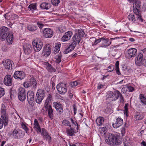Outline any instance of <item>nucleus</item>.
Segmentation results:
<instances>
[{
	"instance_id": "55",
	"label": "nucleus",
	"mask_w": 146,
	"mask_h": 146,
	"mask_svg": "<svg viewBox=\"0 0 146 146\" xmlns=\"http://www.w3.org/2000/svg\"><path fill=\"white\" fill-rule=\"evenodd\" d=\"M62 123L64 124V125H66L69 126L70 127H71V125H70V122L67 120H64L63 121Z\"/></svg>"
},
{
	"instance_id": "19",
	"label": "nucleus",
	"mask_w": 146,
	"mask_h": 146,
	"mask_svg": "<svg viewBox=\"0 0 146 146\" xmlns=\"http://www.w3.org/2000/svg\"><path fill=\"white\" fill-rule=\"evenodd\" d=\"M72 35V33L71 31H68L66 32L61 38L62 41L64 42L68 41Z\"/></svg>"
},
{
	"instance_id": "43",
	"label": "nucleus",
	"mask_w": 146,
	"mask_h": 146,
	"mask_svg": "<svg viewBox=\"0 0 146 146\" xmlns=\"http://www.w3.org/2000/svg\"><path fill=\"white\" fill-rule=\"evenodd\" d=\"M36 24L40 29H42L44 26V24L42 21H37Z\"/></svg>"
},
{
	"instance_id": "51",
	"label": "nucleus",
	"mask_w": 146,
	"mask_h": 146,
	"mask_svg": "<svg viewBox=\"0 0 146 146\" xmlns=\"http://www.w3.org/2000/svg\"><path fill=\"white\" fill-rule=\"evenodd\" d=\"M78 84V83L76 81H74L73 82H71L70 83V85L72 87H75L77 86Z\"/></svg>"
},
{
	"instance_id": "53",
	"label": "nucleus",
	"mask_w": 146,
	"mask_h": 146,
	"mask_svg": "<svg viewBox=\"0 0 146 146\" xmlns=\"http://www.w3.org/2000/svg\"><path fill=\"white\" fill-rule=\"evenodd\" d=\"M114 66H110L108 67L107 70H108V71L109 72H111L113 71L114 70Z\"/></svg>"
},
{
	"instance_id": "3",
	"label": "nucleus",
	"mask_w": 146,
	"mask_h": 146,
	"mask_svg": "<svg viewBox=\"0 0 146 146\" xmlns=\"http://www.w3.org/2000/svg\"><path fill=\"white\" fill-rule=\"evenodd\" d=\"M85 33L82 30H78V33L75 34L73 36L72 42V44L75 46L77 43L79 44L81 39V37L84 36Z\"/></svg>"
},
{
	"instance_id": "56",
	"label": "nucleus",
	"mask_w": 146,
	"mask_h": 146,
	"mask_svg": "<svg viewBox=\"0 0 146 146\" xmlns=\"http://www.w3.org/2000/svg\"><path fill=\"white\" fill-rule=\"evenodd\" d=\"M55 79V78L54 77H52L51 78V84H52V88H53V87L55 86V83L54 82Z\"/></svg>"
},
{
	"instance_id": "23",
	"label": "nucleus",
	"mask_w": 146,
	"mask_h": 146,
	"mask_svg": "<svg viewBox=\"0 0 146 146\" xmlns=\"http://www.w3.org/2000/svg\"><path fill=\"white\" fill-rule=\"evenodd\" d=\"M45 110L46 111L48 112V117L51 119H53V110L52 106L47 107L46 108H43L42 110Z\"/></svg>"
},
{
	"instance_id": "58",
	"label": "nucleus",
	"mask_w": 146,
	"mask_h": 146,
	"mask_svg": "<svg viewBox=\"0 0 146 146\" xmlns=\"http://www.w3.org/2000/svg\"><path fill=\"white\" fill-rule=\"evenodd\" d=\"M127 89L129 92H132L134 90V88L131 86H128Z\"/></svg>"
},
{
	"instance_id": "64",
	"label": "nucleus",
	"mask_w": 146,
	"mask_h": 146,
	"mask_svg": "<svg viewBox=\"0 0 146 146\" xmlns=\"http://www.w3.org/2000/svg\"><path fill=\"white\" fill-rule=\"evenodd\" d=\"M129 41L131 42H133L135 41V40L133 38H129Z\"/></svg>"
},
{
	"instance_id": "36",
	"label": "nucleus",
	"mask_w": 146,
	"mask_h": 146,
	"mask_svg": "<svg viewBox=\"0 0 146 146\" xmlns=\"http://www.w3.org/2000/svg\"><path fill=\"white\" fill-rule=\"evenodd\" d=\"M75 46L73 45L72 44L70 45L64 51V54H67L71 51L74 50Z\"/></svg>"
},
{
	"instance_id": "13",
	"label": "nucleus",
	"mask_w": 146,
	"mask_h": 146,
	"mask_svg": "<svg viewBox=\"0 0 146 146\" xmlns=\"http://www.w3.org/2000/svg\"><path fill=\"white\" fill-rule=\"evenodd\" d=\"M120 95V92L118 90L115 91L113 92L110 91L108 92L107 96L108 98H112V100L115 101L118 98Z\"/></svg>"
},
{
	"instance_id": "62",
	"label": "nucleus",
	"mask_w": 146,
	"mask_h": 146,
	"mask_svg": "<svg viewBox=\"0 0 146 146\" xmlns=\"http://www.w3.org/2000/svg\"><path fill=\"white\" fill-rule=\"evenodd\" d=\"M119 61H117L116 62L115 64L116 68H119Z\"/></svg>"
},
{
	"instance_id": "35",
	"label": "nucleus",
	"mask_w": 146,
	"mask_h": 146,
	"mask_svg": "<svg viewBox=\"0 0 146 146\" xmlns=\"http://www.w3.org/2000/svg\"><path fill=\"white\" fill-rule=\"evenodd\" d=\"M104 121V118L101 117H99L96 120V123L99 126H100L103 124Z\"/></svg>"
},
{
	"instance_id": "22",
	"label": "nucleus",
	"mask_w": 146,
	"mask_h": 146,
	"mask_svg": "<svg viewBox=\"0 0 146 146\" xmlns=\"http://www.w3.org/2000/svg\"><path fill=\"white\" fill-rule=\"evenodd\" d=\"M123 123V119L121 117H118L116 119L115 123L112 124V125L114 128H117L120 126Z\"/></svg>"
},
{
	"instance_id": "30",
	"label": "nucleus",
	"mask_w": 146,
	"mask_h": 146,
	"mask_svg": "<svg viewBox=\"0 0 146 146\" xmlns=\"http://www.w3.org/2000/svg\"><path fill=\"white\" fill-rule=\"evenodd\" d=\"M124 146H131V141L129 138L126 137L123 139Z\"/></svg>"
},
{
	"instance_id": "40",
	"label": "nucleus",
	"mask_w": 146,
	"mask_h": 146,
	"mask_svg": "<svg viewBox=\"0 0 146 146\" xmlns=\"http://www.w3.org/2000/svg\"><path fill=\"white\" fill-rule=\"evenodd\" d=\"M28 29L30 31H36L37 29L36 26L34 25H29L27 26Z\"/></svg>"
},
{
	"instance_id": "45",
	"label": "nucleus",
	"mask_w": 146,
	"mask_h": 146,
	"mask_svg": "<svg viewBox=\"0 0 146 146\" xmlns=\"http://www.w3.org/2000/svg\"><path fill=\"white\" fill-rule=\"evenodd\" d=\"M51 2L52 4L55 6H58L60 3L59 0H51Z\"/></svg>"
},
{
	"instance_id": "18",
	"label": "nucleus",
	"mask_w": 146,
	"mask_h": 146,
	"mask_svg": "<svg viewBox=\"0 0 146 146\" xmlns=\"http://www.w3.org/2000/svg\"><path fill=\"white\" fill-rule=\"evenodd\" d=\"M53 106L56 109L57 112L59 114H62L64 111L62 106L60 104L56 102H54L53 103Z\"/></svg>"
},
{
	"instance_id": "39",
	"label": "nucleus",
	"mask_w": 146,
	"mask_h": 146,
	"mask_svg": "<svg viewBox=\"0 0 146 146\" xmlns=\"http://www.w3.org/2000/svg\"><path fill=\"white\" fill-rule=\"evenodd\" d=\"M60 46L61 44L59 43H58L56 45L54 48V54H56L58 52L60 49Z\"/></svg>"
},
{
	"instance_id": "21",
	"label": "nucleus",
	"mask_w": 146,
	"mask_h": 146,
	"mask_svg": "<svg viewBox=\"0 0 146 146\" xmlns=\"http://www.w3.org/2000/svg\"><path fill=\"white\" fill-rule=\"evenodd\" d=\"M102 44L101 47H107L110 45L111 43V42L110 39L102 37L101 38Z\"/></svg>"
},
{
	"instance_id": "41",
	"label": "nucleus",
	"mask_w": 146,
	"mask_h": 146,
	"mask_svg": "<svg viewBox=\"0 0 146 146\" xmlns=\"http://www.w3.org/2000/svg\"><path fill=\"white\" fill-rule=\"evenodd\" d=\"M62 57V55L60 54H59L58 55L56 56V57L55 59H56L55 62L56 63H59L61 61V58Z\"/></svg>"
},
{
	"instance_id": "42",
	"label": "nucleus",
	"mask_w": 146,
	"mask_h": 146,
	"mask_svg": "<svg viewBox=\"0 0 146 146\" xmlns=\"http://www.w3.org/2000/svg\"><path fill=\"white\" fill-rule=\"evenodd\" d=\"M127 17L129 21H135L136 20L134 15L132 14L129 15Z\"/></svg>"
},
{
	"instance_id": "57",
	"label": "nucleus",
	"mask_w": 146,
	"mask_h": 146,
	"mask_svg": "<svg viewBox=\"0 0 146 146\" xmlns=\"http://www.w3.org/2000/svg\"><path fill=\"white\" fill-rule=\"evenodd\" d=\"M73 110L74 112V114L75 115L76 113V111L77 110L76 106L75 104H74L73 105Z\"/></svg>"
},
{
	"instance_id": "28",
	"label": "nucleus",
	"mask_w": 146,
	"mask_h": 146,
	"mask_svg": "<svg viewBox=\"0 0 146 146\" xmlns=\"http://www.w3.org/2000/svg\"><path fill=\"white\" fill-rule=\"evenodd\" d=\"M43 51L45 54V55H46L47 56H48L51 52V48H50L49 45H46L44 47Z\"/></svg>"
},
{
	"instance_id": "9",
	"label": "nucleus",
	"mask_w": 146,
	"mask_h": 146,
	"mask_svg": "<svg viewBox=\"0 0 146 146\" xmlns=\"http://www.w3.org/2000/svg\"><path fill=\"white\" fill-rule=\"evenodd\" d=\"M56 88L58 92L60 94H64L67 92L66 84L64 83H59L57 85Z\"/></svg>"
},
{
	"instance_id": "7",
	"label": "nucleus",
	"mask_w": 146,
	"mask_h": 146,
	"mask_svg": "<svg viewBox=\"0 0 146 146\" xmlns=\"http://www.w3.org/2000/svg\"><path fill=\"white\" fill-rule=\"evenodd\" d=\"M23 85L25 88H27L32 86V87L35 88L37 87V84L35 78L32 77L30 78L29 81L25 82Z\"/></svg>"
},
{
	"instance_id": "29",
	"label": "nucleus",
	"mask_w": 146,
	"mask_h": 146,
	"mask_svg": "<svg viewBox=\"0 0 146 146\" xmlns=\"http://www.w3.org/2000/svg\"><path fill=\"white\" fill-rule=\"evenodd\" d=\"M90 40L92 42V46H94L100 42L101 41V38L99 39H96L95 37H92L90 38Z\"/></svg>"
},
{
	"instance_id": "25",
	"label": "nucleus",
	"mask_w": 146,
	"mask_h": 146,
	"mask_svg": "<svg viewBox=\"0 0 146 146\" xmlns=\"http://www.w3.org/2000/svg\"><path fill=\"white\" fill-rule=\"evenodd\" d=\"M52 100V95L51 94H49L48 97L46 99L44 105V106L43 108H46L48 107L51 106L50 104V102Z\"/></svg>"
},
{
	"instance_id": "49",
	"label": "nucleus",
	"mask_w": 146,
	"mask_h": 146,
	"mask_svg": "<svg viewBox=\"0 0 146 146\" xmlns=\"http://www.w3.org/2000/svg\"><path fill=\"white\" fill-rule=\"evenodd\" d=\"M21 126L22 128L24 129L26 131V133H27V132L29 130L28 129L26 125L23 123H22L21 124Z\"/></svg>"
},
{
	"instance_id": "15",
	"label": "nucleus",
	"mask_w": 146,
	"mask_h": 146,
	"mask_svg": "<svg viewBox=\"0 0 146 146\" xmlns=\"http://www.w3.org/2000/svg\"><path fill=\"white\" fill-rule=\"evenodd\" d=\"M143 55L142 53H139L138 54L137 57L135 59V64L137 66L143 65L144 60L143 58Z\"/></svg>"
},
{
	"instance_id": "8",
	"label": "nucleus",
	"mask_w": 146,
	"mask_h": 146,
	"mask_svg": "<svg viewBox=\"0 0 146 146\" xmlns=\"http://www.w3.org/2000/svg\"><path fill=\"white\" fill-rule=\"evenodd\" d=\"M44 97V91L42 90H38L36 94V102L40 104Z\"/></svg>"
},
{
	"instance_id": "1",
	"label": "nucleus",
	"mask_w": 146,
	"mask_h": 146,
	"mask_svg": "<svg viewBox=\"0 0 146 146\" xmlns=\"http://www.w3.org/2000/svg\"><path fill=\"white\" fill-rule=\"evenodd\" d=\"M6 109L5 105L3 104L2 105L1 109V117L0 118V129L4 126L7 125L8 121V115L6 113Z\"/></svg>"
},
{
	"instance_id": "4",
	"label": "nucleus",
	"mask_w": 146,
	"mask_h": 146,
	"mask_svg": "<svg viewBox=\"0 0 146 146\" xmlns=\"http://www.w3.org/2000/svg\"><path fill=\"white\" fill-rule=\"evenodd\" d=\"M133 11L134 13L137 16V18L141 20V3L139 1H136L133 4Z\"/></svg>"
},
{
	"instance_id": "46",
	"label": "nucleus",
	"mask_w": 146,
	"mask_h": 146,
	"mask_svg": "<svg viewBox=\"0 0 146 146\" xmlns=\"http://www.w3.org/2000/svg\"><path fill=\"white\" fill-rule=\"evenodd\" d=\"M28 8L31 10H35L36 9V5L35 4H31L29 5Z\"/></svg>"
},
{
	"instance_id": "61",
	"label": "nucleus",
	"mask_w": 146,
	"mask_h": 146,
	"mask_svg": "<svg viewBox=\"0 0 146 146\" xmlns=\"http://www.w3.org/2000/svg\"><path fill=\"white\" fill-rule=\"evenodd\" d=\"M103 86L102 85L100 84H98L97 88L98 89H100L103 88Z\"/></svg>"
},
{
	"instance_id": "38",
	"label": "nucleus",
	"mask_w": 146,
	"mask_h": 146,
	"mask_svg": "<svg viewBox=\"0 0 146 146\" xmlns=\"http://www.w3.org/2000/svg\"><path fill=\"white\" fill-rule=\"evenodd\" d=\"M139 99L143 105H146V98L142 94L140 95Z\"/></svg>"
},
{
	"instance_id": "37",
	"label": "nucleus",
	"mask_w": 146,
	"mask_h": 146,
	"mask_svg": "<svg viewBox=\"0 0 146 146\" xmlns=\"http://www.w3.org/2000/svg\"><path fill=\"white\" fill-rule=\"evenodd\" d=\"M34 127L39 132H41V130L40 125L36 119H35L34 120Z\"/></svg>"
},
{
	"instance_id": "59",
	"label": "nucleus",
	"mask_w": 146,
	"mask_h": 146,
	"mask_svg": "<svg viewBox=\"0 0 146 146\" xmlns=\"http://www.w3.org/2000/svg\"><path fill=\"white\" fill-rule=\"evenodd\" d=\"M119 97H120L121 102H123L124 101V99L120 92V95L119 96Z\"/></svg>"
},
{
	"instance_id": "6",
	"label": "nucleus",
	"mask_w": 146,
	"mask_h": 146,
	"mask_svg": "<svg viewBox=\"0 0 146 146\" xmlns=\"http://www.w3.org/2000/svg\"><path fill=\"white\" fill-rule=\"evenodd\" d=\"M9 32V30L8 28L5 27H1L0 30V37L1 39L2 40H4L7 35L10 34Z\"/></svg>"
},
{
	"instance_id": "52",
	"label": "nucleus",
	"mask_w": 146,
	"mask_h": 146,
	"mask_svg": "<svg viewBox=\"0 0 146 146\" xmlns=\"http://www.w3.org/2000/svg\"><path fill=\"white\" fill-rule=\"evenodd\" d=\"M48 132L44 128H42V129L41 135L43 136L47 134Z\"/></svg>"
},
{
	"instance_id": "14",
	"label": "nucleus",
	"mask_w": 146,
	"mask_h": 146,
	"mask_svg": "<svg viewBox=\"0 0 146 146\" xmlns=\"http://www.w3.org/2000/svg\"><path fill=\"white\" fill-rule=\"evenodd\" d=\"M25 76V74L23 71H17L15 72L13 77L18 80H22L24 78Z\"/></svg>"
},
{
	"instance_id": "27",
	"label": "nucleus",
	"mask_w": 146,
	"mask_h": 146,
	"mask_svg": "<svg viewBox=\"0 0 146 146\" xmlns=\"http://www.w3.org/2000/svg\"><path fill=\"white\" fill-rule=\"evenodd\" d=\"M32 47L31 45L29 44H25L24 46V50L26 54H29L31 52Z\"/></svg>"
},
{
	"instance_id": "54",
	"label": "nucleus",
	"mask_w": 146,
	"mask_h": 146,
	"mask_svg": "<svg viewBox=\"0 0 146 146\" xmlns=\"http://www.w3.org/2000/svg\"><path fill=\"white\" fill-rule=\"evenodd\" d=\"M44 138L46 139V140H50L51 139V137L49 135L48 133L46 134L43 136Z\"/></svg>"
},
{
	"instance_id": "33",
	"label": "nucleus",
	"mask_w": 146,
	"mask_h": 146,
	"mask_svg": "<svg viewBox=\"0 0 146 146\" xmlns=\"http://www.w3.org/2000/svg\"><path fill=\"white\" fill-rule=\"evenodd\" d=\"M40 7L42 9L48 10L50 7V5L47 3H43L40 5Z\"/></svg>"
},
{
	"instance_id": "24",
	"label": "nucleus",
	"mask_w": 146,
	"mask_h": 146,
	"mask_svg": "<svg viewBox=\"0 0 146 146\" xmlns=\"http://www.w3.org/2000/svg\"><path fill=\"white\" fill-rule=\"evenodd\" d=\"M27 99L29 103L30 104L34 100V94L33 92L29 91L27 93Z\"/></svg>"
},
{
	"instance_id": "32",
	"label": "nucleus",
	"mask_w": 146,
	"mask_h": 146,
	"mask_svg": "<svg viewBox=\"0 0 146 146\" xmlns=\"http://www.w3.org/2000/svg\"><path fill=\"white\" fill-rule=\"evenodd\" d=\"M122 38L121 37H116L114 38H111L110 39V40L114 43L120 42L122 40Z\"/></svg>"
},
{
	"instance_id": "2",
	"label": "nucleus",
	"mask_w": 146,
	"mask_h": 146,
	"mask_svg": "<svg viewBox=\"0 0 146 146\" xmlns=\"http://www.w3.org/2000/svg\"><path fill=\"white\" fill-rule=\"evenodd\" d=\"M118 136L116 135L110 134L108 138L105 140L106 143L111 145H120L121 141L118 139Z\"/></svg>"
},
{
	"instance_id": "63",
	"label": "nucleus",
	"mask_w": 146,
	"mask_h": 146,
	"mask_svg": "<svg viewBox=\"0 0 146 146\" xmlns=\"http://www.w3.org/2000/svg\"><path fill=\"white\" fill-rule=\"evenodd\" d=\"M141 144L143 146H146V143L144 141H143L141 143Z\"/></svg>"
},
{
	"instance_id": "50",
	"label": "nucleus",
	"mask_w": 146,
	"mask_h": 146,
	"mask_svg": "<svg viewBox=\"0 0 146 146\" xmlns=\"http://www.w3.org/2000/svg\"><path fill=\"white\" fill-rule=\"evenodd\" d=\"M143 118V116L141 115L139 113L136 115V118L137 120H139L142 119Z\"/></svg>"
},
{
	"instance_id": "60",
	"label": "nucleus",
	"mask_w": 146,
	"mask_h": 146,
	"mask_svg": "<svg viewBox=\"0 0 146 146\" xmlns=\"http://www.w3.org/2000/svg\"><path fill=\"white\" fill-rule=\"evenodd\" d=\"M115 70L116 71V73H117V74H118L119 75L121 74V73L119 71V68H115Z\"/></svg>"
},
{
	"instance_id": "48",
	"label": "nucleus",
	"mask_w": 146,
	"mask_h": 146,
	"mask_svg": "<svg viewBox=\"0 0 146 146\" xmlns=\"http://www.w3.org/2000/svg\"><path fill=\"white\" fill-rule=\"evenodd\" d=\"M5 94V91L3 88L0 87V98L2 97Z\"/></svg>"
},
{
	"instance_id": "20",
	"label": "nucleus",
	"mask_w": 146,
	"mask_h": 146,
	"mask_svg": "<svg viewBox=\"0 0 146 146\" xmlns=\"http://www.w3.org/2000/svg\"><path fill=\"white\" fill-rule=\"evenodd\" d=\"M4 83L7 86H10L12 84V78L10 75H7L5 76L4 80Z\"/></svg>"
},
{
	"instance_id": "16",
	"label": "nucleus",
	"mask_w": 146,
	"mask_h": 146,
	"mask_svg": "<svg viewBox=\"0 0 146 146\" xmlns=\"http://www.w3.org/2000/svg\"><path fill=\"white\" fill-rule=\"evenodd\" d=\"M43 35L46 38H50L53 35V31L49 28H45L43 30Z\"/></svg>"
},
{
	"instance_id": "17",
	"label": "nucleus",
	"mask_w": 146,
	"mask_h": 146,
	"mask_svg": "<svg viewBox=\"0 0 146 146\" xmlns=\"http://www.w3.org/2000/svg\"><path fill=\"white\" fill-rule=\"evenodd\" d=\"M12 63L13 61L9 59H5L3 61V64L4 67L8 70L12 69Z\"/></svg>"
},
{
	"instance_id": "44",
	"label": "nucleus",
	"mask_w": 146,
	"mask_h": 146,
	"mask_svg": "<svg viewBox=\"0 0 146 146\" xmlns=\"http://www.w3.org/2000/svg\"><path fill=\"white\" fill-rule=\"evenodd\" d=\"M129 104L127 103L125 104V106L124 107V113L127 116L128 115V107L129 106Z\"/></svg>"
},
{
	"instance_id": "31",
	"label": "nucleus",
	"mask_w": 146,
	"mask_h": 146,
	"mask_svg": "<svg viewBox=\"0 0 146 146\" xmlns=\"http://www.w3.org/2000/svg\"><path fill=\"white\" fill-rule=\"evenodd\" d=\"M6 40L8 44H11L13 42V36L12 33L9 34L8 36L6 37Z\"/></svg>"
},
{
	"instance_id": "11",
	"label": "nucleus",
	"mask_w": 146,
	"mask_h": 146,
	"mask_svg": "<svg viewBox=\"0 0 146 146\" xmlns=\"http://www.w3.org/2000/svg\"><path fill=\"white\" fill-rule=\"evenodd\" d=\"M137 50L135 48H131L128 49L126 54V57L128 58H131L135 57L137 54Z\"/></svg>"
},
{
	"instance_id": "5",
	"label": "nucleus",
	"mask_w": 146,
	"mask_h": 146,
	"mask_svg": "<svg viewBox=\"0 0 146 146\" xmlns=\"http://www.w3.org/2000/svg\"><path fill=\"white\" fill-rule=\"evenodd\" d=\"M34 49L35 51L38 52L42 48V42L39 39H36L32 42Z\"/></svg>"
},
{
	"instance_id": "26",
	"label": "nucleus",
	"mask_w": 146,
	"mask_h": 146,
	"mask_svg": "<svg viewBox=\"0 0 146 146\" xmlns=\"http://www.w3.org/2000/svg\"><path fill=\"white\" fill-rule=\"evenodd\" d=\"M66 133L69 136H72L74 135L75 133H76L78 132V131L75 130L74 128L72 127L66 128Z\"/></svg>"
},
{
	"instance_id": "47",
	"label": "nucleus",
	"mask_w": 146,
	"mask_h": 146,
	"mask_svg": "<svg viewBox=\"0 0 146 146\" xmlns=\"http://www.w3.org/2000/svg\"><path fill=\"white\" fill-rule=\"evenodd\" d=\"M126 125V123L124 124V126H123L121 129V132L122 136L124 135L125 133V127Z\"/></svg>"
},
{
	"instance_id": "34",
	"label": "nucleus",
	"mask_w": 146,
	"mask_h": 146,
	"mask_svg": "<svg viewBox=\"0 0 146 146\" xmlns=\"http://www.w3.org/2000/svg\"><path fill=\"white\" fill-rule=\"evenodd\" d=\"M45 64L46 66V68L48 71L50 72H55L56 70L54 68L51 64L48 62H45Z\"/></svg>"
},
{
	"instance_id": "10",
	"label": "nucleus",
	"mask_w": 146,
	"mask_h": 146,
	"mask_svg": "<svg viewBox=\"0 0 146 146\" xmlns=\"http://www.w3.org/2000/svg\"><path fill=\"white\" fill-rule=\"evenodd\" d=\"M18 94L19 99L20 101L23 102L26 99L25 90L24 88L21 87L19 89Z\"/></svg>"
},
{
	"instance_id": "12",
	"label": "nucleus",
	"mask_w": 146,
	"mask_h": 146,
	"mask_svg": "<svg viewBox=\"0 0 146 146\" xmlns=\"http://www.w3.org/2000/svg\"><path fill=\"white\" fill-rule=\"evenodd\" d=\"M11 135L15 139L20 138L24 136L21 131L18 129H15L11 133Z\"/></svg>"
}]
</instances>
